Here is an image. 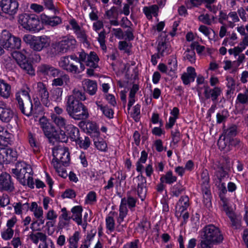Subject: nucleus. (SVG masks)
<instances>
[{
  "mask_svg": "<svg viewBox=\"0 0 248 248\" xmlns=\"http://www.w3.org/2000/svg\"><path fill=\"white\" fill-rule=\"evenodd\" d=\"M15 99L17 107L25 115L30 116L36 113V108L39 103L36 102L37 104L33 108L29 89H21L16 92L15 94Z\"/></svg>",
  "mask_w": 248,
  "mask_h": 248,
  "instance_id": "obj_1",
  "label": "nucleus"
},
{
  "mask_svg": "<svg viewBox=\"0 0 248 248\" xmlns=\"http://www.w3.org/2000/svg\"><path fill=\"white\" fill-rule=\"evenodd\" d=\"M66 111L73 119L76 120H85L89 117L87 107L73 97L66 98Z\"/></svg>",
  "mask_w": 248,
  "mask_h": 248,
  "instance_id": "obj_2",
  "label": "nucleus"
},
{
  "mask_svg": "<svg viewBox=\"0 0 248 248\" xmlns=\"http://www.w3.org/2000/svg\"><path fill=\"white\" fill-rule=\"evenodd\" d=\"M23 41L30 45L34 51L40 52L47 48L50 44V38L46 35L35 36L31 34H26L23 36Z\"/></svg>",
  "mask_w": 248,
  "mask_h": 248,
  "instance_id": "obj_3",
  "label": "nucleus"
},
{
  "mask_svg": "<svg viewBox=\"0 0 248 248\" xmlns=\"http://www.w3.org/2000/svg\"><path fill=\"white\" fill-rule=\"evenodd\" d=\"M202 239L214 245L221 243L223 240V235L219 229L213 224L205 226L201 232Z\"/></svg>",
  "mask_w": 248,
  "mask_h": 248,
  "instance_id": "obj_4",
  "label": "nucleus"
},
{
  "mask_svg": "<svg viewBox=\"0 0 248 248\" xmlns=\"http://www.w3.org/2000/svg\"><path fill=\"white\" fill-rule=\"evenodd\" d=\"M53 159L51 164L54 168H58L59 165L68 166L70 161V153L67 147L58 146L52 150Z\"/></svg>",
  "mask_w": 248,
  "mask_h": 248,
  "instance_id": "obj_5",
  "label": "nucleus"
},
{
  "mask_svg": "<svg viewBox=\"0 0 248 248\" xmlns=\"http://www.w3.org/2000/svg\"><path fill=\"white\" fill-rule=\"evenodd\" d=\"M18 23L23 28L30 31L38 32L42 29L39 19L34 15L23 14L19 15Z\"/></svg>",
  "mask_w": 248,
  "mask_h": 248,
  "instance_id": "obj_6",
  "label": "nucleus"
},
{
  "mask_svg": "<svg viewBox=\"0 0 248 248\" xmlns=\"http://www.w3.org/2000/svg\"><path fill=\"white\" fill-rule=\"evenodd\" d=\"M12 172L23 185H26V179L33 172L31 166L23 161L17 162Z\"/></svg>",
  "mask_w": 248,
  "mask_h": 248,
  "instance_id": "obj_7",
  "label": "nucleus"
},
{
  "mask_svg": "<svg viewBox=\"0 0 248 248\" xmlns=\"http://www.w3.org/2000/svg\"><path fill=\"white\" fill-rule=\"evenodd\" d=\"M0 43L4 48L9 49H18L21 46V40L7 30L2 31L0 37Z\"/></svg>",
  "mask_w": 248,
  "mask_h": 248,
  "instance_id": "obj_8",
  "label": "nucleus"
},
{
  "mask_svg": "<svg viewBox=\"0 0 248 248\" xmlns=\"http://www.w3.org/2000/svg\"><path fill=\"white\" fill-rule=\"evenodd\" d=\"M209 181L210 178L208 171L206 169H203L201 174V187L203 202L207 207H209L211 204V194Z\"/></svg>",
  "mask_w": 248,
  "mask_h": 248,
  "instance_id": "obj_9",
  "label": "nucleus"
},
{
  "mask_svg": "<svg viewBox=\"0 0 248 248\" xmlns=\"http://www.w3.org/2000/svg\"><path fill=\"white\" fill-rule=\"evenodd\" d=\"M77 44L76 39L72 36H65L60 41L52 45L55 53H65L69 50L73 49Z\"/></svg>",
  "mask_w": 248,
  "mask_h": 248,
  "instance_id": "obj_10",
  "label": "nucleus"
},
{
  "mask_svg": "<svg viewBox=\"0 0 248 248\" xmlns=\"http://www.w3.org/2000/svg\"><path fill=\"white\" fill-rule=\"evenodd\" d=\"M59 66L62 69L73 74H79L85 69L84 64H80V66L74 62L68 60V57H62L58 62Z\"/></svg>",
  "mask_w": 248,
  "mask_h": 248,
  "instance_id": "obj_11",
  "label": "nucleus"
},
{
  "mask_svg": "<svg viewBox=\"0 0 248 248\" xmlns=\"http://www.w3.org/2000/svg\"><path fill=\"white\" fill-rule=\"evenodd\" d=\"M13 58L16 60L19 66L27 74L34 75V70L32 65L26 60V55L22 52L15 51L13 53Z\"/></svg>",
  "mask_w": 248,
  "mask_h": 248,
  "instance_id": "obj_12",
  "label": "nucleus"
},
{
  "mask_svg": "<svg viewBox=\"0 0 248 248\" xmlns=\"http://www.w3.org/2000/svg\"><path fill=\"white\" fill-rule=\"evenodd\" d=\"M157 51L162 57L167 56L171 52L170 44L166 33H161L157 40Z\"/></svg>",
  "mask_w": 248,
  "mask_h": 248,
  "instance_id": "obj_13",
  "label": "nucleus"
},
{
  "mask_svg": "<svg viewBox=\"0 0 248 248\" xmlns=\"http://www.w3.org/2000/svg\"><path fill=\"white\" fill-rule=\"evenodd\" d=\"M189 206V198L187 196H182L175 207L176 217H188L187 208Z\"/></svg>",
  "mask_w": 248,
  "mask_h": 248,
  "instance_id": "obj_14",
  "label": "nucleus"
},
{
  "mask_svg": "<svg viewBox=\"0 0 248 248\" xmlns=\"http://www.w3.org/2000/svg\"><path fill=\"white\" fill-rule=\"evenodd\" d=\"M14 116L13 110L7 106L4 101L0 100V119L4 123H9Z\"/></svg>",
  "mask_w": 248,
  "mask_h": 248,
  "instance_id": "obj_15",
  "label": "nucleus"
},
{
  "mask_svg": "<svg viewBox=\"0 0 248 248\" xmlns=\"http://www.w3.org/2000/svg\"><path fill=\"white\" fill-rule=\"evenodd\" d=\"M18 7V3L15 0H0V7L5 13L14 15L16 13Z\"/></svg>",
  "mask_w": 248,
  "mask_h": 248,
  "instance_id": "obj_16",
  "label": "nucleus"
},
{
  "mask_svg": "<svg viewBox=\"0 0 248 248\" xmlns=\"http://www.w3.org/2000/svg\"><path fill=\"white\" fill-rule=\"evenodd\" d=\"M14 189V183L10 175L6 172L2 173L0 175V190L13 191Z\"/></svg>",
  "mask_w": 248,
  "mask_h": 248,
  "instance_id": "obj_17",
  "label": "nucleus"
},
{
  "mask_svg": "<svg viewBox=\"0 0 248 248\" xmlns=\"http://www.w3.org/2000/svg\"><path fill=\"white\" fill-rule=\"evenodd\" d=\"M37 91L40 96L42 104L48 108H52V104L49 100V93L46 85L42 82L37 83Z\"/></svg>",
  "mask_w": 248,
  "mask_h": 248,
  "instance_id": "obj_18",
  "label": "nucleus"
},
{
  "mask_svg": "<svg viewBox=\"0 0 248 248\" xmlns=\"http://www.w3.org/2000/svg\"><path fill=\"white\" fill-rule=\"evenodd\" d=\"M204 95L206 99L211 98L213 101L217 100L222 93V90L220 87H215L213 89L210 88L208 86H204Z\"/></svg>",
  "mask_w": 248,
  "mask_h": 248,
  "instance_id": "obj_19",
  "label": "nucleus"
},
{
  "mask_svg": "<svg viewBox=\"0 0 248 248\" xmlns=\"http://www.w3.org/2000/svg\"><path fill=\"white\" fill-rule=\"evenodd\" d=\"M40 124L44 134L48 138H51L54 136V132H55V128L45 118H42L40 120Z\"/></svg>",
  "mask_w": 248,
  "mask_h": 248,
  "instance_id": "obj_20",
  "label": "nucleus"
},
{
  "mask_svg": "<svg viewBox=\"0 0 248 248\" xmlns=\"http://www.w3.org/2000/svg\"><path fill=\"white\" fill-rule=\"evenodd\" d=\"M51 118L53 122L60 129H64L65 130L70 125V124H68L67 119L62 116L52 113L51 114Z\"/></svg>",
  "mask_w": 248,
  "mask_h": 248,
  "instance_id": "obj_21",
  "label": "nucleus"
},
{
  "mask_svg": "<svg viewBox=\"0 0 248 248\" xmlns=\"http://www.w3.org/2000/svg\"><path fill=\"white\" fill-rule=\"evenodd\" d=\"M196 77V73L195 68L189 66L187 68V72L184 73L181 76V79L185 85H187L191 82H193Z\"/></svg>",
  "mask_w": 248,
  "mask_h": 248,
  "instance_id": "obj_22",
  "label": "nucleus"
},
{
  "mask_svg": "<svg viewBox=\"0 0 248 248\" xmlns=\"http://www.w3.org/2000/svg\"><path fill=\"white\" fill-rule=\"evenodd\" d=\"M41 20L45 25L51 27H55L60 24L62 22V19L59 16H49L45 15H41Z\"/></svg>",
  "mask_w": 248,
  "mask_h": 248,
  "instance_id": "obj_23",
  "label": "nucleus"
},
{
  "mask_svg": "<svg viewBox=\"0 0 248 248\" xmlns=\"http://www.w3.org/2000/svg\"><path fill=\"white\" fill-rule=\"evenodd\" d=\"M11 94V86L2 79H0V96L8 99Z\"/></svg>",
  "mask_w": 248,
  "mask_h": 248,
  "instance_id": "obj_24",
  "label": "nucleus"
},
{
  "mask_svg": "<svg viewBox=\"0 0 248 248\" xmlns=\"http://www.w3.org/2000/svg\"><path fill=\"white\" fill-rule=\"evenodd\" d=\"M142 10L147 18L151 20L153 16L155 17L158 16L159 8L157 5L154 4L149 6H144Z\"/></svg>",
  "mask_w": 248,
  "mask_h": 248,
  "instance_id": "obj_25",
  "label": "nucleus"
},
{
  "mask_svg": "<svg viewBox=\"0 0 248 248\" xmlns=\"http://www.w3.org/2000/svg\"><path fill=\"white\" fill-rule=\"evenodd\" d=\"M116 11V7L112 6L110 9L106 11L105 12V16L107 18L109 19V23L111 26H117L119 25L118 20V15H116L115 14Z\"/></svg>",
  "mask_w": 248,
  "mask_h": 248,
  "instance_id": "obj_26",
  "label": "nucleus"
},
{
  "mask_svg": "<svg viewBox=\"0 0 248 248\" xmlns=\"http://www.w3.org/2000/svg\"><path fill=\"white\" fill-rule=\"evenodd\" d=\"M83 84L86 88L87 92L91 95H94L97 90V83L94 80L86 79L83 81Z\"/></svg>",
  "mask_w": 248,
  "mask_h": 248,
  "instance_id": "obj_27",
  "label": "nucleus"
},
{
  "mask_svg": "<svg viewBox=\"0 0 248 248\" xmlns=\"http://www.w3.org/2000/svg\"><path fill=\"white\" fill-rule=\"evenodd\" d=\"M99 61V59L96 53L93 51H91L87 56L86 64L88 66L95 68L98 67Z\"/></svg>",
  "mask_w": 248,
  "mask_h": 248,
  "instance_id": "obj_28",
  "label": "nucleus"
},
{
  "mask_svg": "<svg viewBox=\"0 0 248 248\" xmlns=\"http://www.w3.org/2000/svg\"><path fill=\"white\" fill-rule=\"evenodd\" d=\"M177 178L173 174L171 170L167 171L165 174L161 175L160 181L167 184L171 185L177 181Z\"/></svg>",
  "mask_w": 248,
  "mask_h": 248,
  "instance_id": "obj_29",
  "label": "nucleus"
},
{
  "mask_svg": "<svg viewBox=\"0 0 248 248\" xmlns=\"http://www.w3.org/2000/svg\"><path fill=\"white\" fill-rule=\"evenodd\" d=\"M65 130L68 132V134L73 141L76 142L80 138L79 129L74 125L70 124Z\"/></svg>",
  "mask_w": 248,
  "mask_h": 248,
  "instance_id": "obj_30",
  "label": "nucleus"
},
{
  "mask_svg": "<svg viewBox=\"0 0 248 248\" xmlns=\"http://www.w3.org/2000/svg\"><path fill=\"white\" fill-rule=\"evenodd\" d=\"M70 81V78L68 75L66 74H62L60 75L59 77L54 78L52 81V85L53 86H62L64 83L67 84Z\"/></svg>",
  "mask_w": 248,
  "mask_h": 248,
  "instance_id": "obj_31",
  "label": "nucleus"
},
{
  "mask_svg": "<svg viewBox=\"0 0 248 248\" xmlns=\"http://www.w3.org/2000/svg\"><path fill=\"white\" fill-rule=\"evenodd\" d=\"M74 99L79 100V102L85 101L86 99L85 93L84 91L78 88H75L72 91V94L68 96L67 97H72Z\"/></svg>",
  "mask_w": 248,
  "mask_h": 248,
  "instance_id": "obj_32",
  "label": "nucleus"
},
{
  "mask_svg": "<svg viewBox=\"0 0 248 248\" xmlns=\"http://www.w3.org/2000/svg\"><path fill=\"white\" fill-rule=\"evenodd\" d=\"M240 21L237 13L235 11H231L228 14V19L227 25L231 28H233L235 26V23Z\"/></svg>",
  "mask_w": 248,
  "mask_h": 248,
  "instance_id": "obj_33",
  "label": "nucleus"
},
{
  "mask_svg": "<svg viewBox=\"0 0 248 248\" xmlns=\"http://www.w3.org/2000/svg\"><path fill=\"white\" fill-rule=\"evenodd\" d=\"M93 140L94 144L98 150L104 152L107 150V145L103 139L99 137V136H96Z\"/></svg>",
  "mask_w": 248,
  "mask_h": 248,
  "instance_id": "obj_34",
  "label": "nucleus"
},
{
  "mask_svg": "<svg viewBox=\"0 0 248 248\" xmlns=\"http://www.w3.org/2000/svg\"><path fill=\"white\" fill-rule=\"evenodd\" d=\"M183 58L184 60L188 61L191 63H194L196 61V54L195 51L192 48H187L186 51L184 53Z\"/></svg>",
  "mask_w": 248,
  "mask_h": 248,
  "instance_id": "obj_35",
  "label": "nucleus"
},
{
  "mask_svg": "<svg viewBox=\"0 0 248 248\" xmlns=\"http://www.w3.org/2000/svg\"><path fill=\"white\" fill-rule=\"evenodd\" d=\"M29 237L32 242L35 244H37L39 240L42 242L45 241V239H47V236L46 234L41 232L31 233Z\"/></svg>",
  "mask_w": 248,
  "mask_h": 248,
  "instance_id": "obj_36",
  "label": "nucleus"
},
{
  "mask_svg": "<svg viewBox=\"0 0 248 248\" xmlns=\"http://www.w3.org/2000/svg\"><path fill=\"white\" fill-rule=\"evenodd\" d=\"M96 104L98 108H99L102 111L106 117L108 119H111L113 117L114 112L111 108L107 106H103L99 102H96Z\"/></svg>",
  "mask_w": 248,
  "mask_h": 248,
  "instance_id": "obj_37",
  "label": "nucleus"
},
{
  "mask_svg": "<svg viewBox=\"0 0 248 248\" xmlns=\"http://www.w3.org/2000/svg\"><path fill=\"white\" fill-rule=\"evenodd\" d=\"M248 105V98L243 93H239L235 100V106L236 107L241 106L245 107Z\"/></svg>",
  "mask_w": 248,
  "mask_h": 248,
  "instance_id": "obj_38",
  "label": "nucleus"
},
{
  "mask_svg": "<svg viewBox=\"0 0 248 248\" xmlns=\"http://www.w3.org/2000/svg\"><path fill=\"white\" fill-rule=\"evenodd\" d=\"M148 154L145 151H142L141 153V156L136 163V170L138 172H141L143 169V164L147 160Z\"/></svg>",
  "mask_w": 248,
  "mask_h": 248,
  "instance_id": "obj_39",
  "label": "nucleus"
},
{
  "mask_svg": "<svg viewBox=\"0 0 248 248\" xmlns=\"http://www.w3.org/2000/svg\"><path fill=\"white\" fill-rule=\"evenodd\" d=\"M185 191V187L180 183L174 185L171 188V192L173 196L178 197Z\"/></svg>",
  "mask_w": 248,
  "mask_h": 248,
  "instance_id": "obj_40",
  "label": "nucleus"
},
{
  "mask_svg": "<svg viewBox=\"0 0 248 248\" xmlns=\"http://www.w3.org/2000/svg\"><path fill=\"white\" fill-rule=\"evenodd\" d=\"M215 19L214 16L211 17L208 14H202L198 17V20L200 21L207 25H211L214 21Z\"/></svg>",
  "mask_w": 248,
  "mask_h": 248,
  "instance_id": "obj_41",
  "label": "nucleus"
},
{
  "mask_svg": "<svg viewBox=\"0 0 248 248\" xmlns=\"http://www.w3.org/2000/svg\"><path fill=\"white\" fill-rule=\"evenodd\" d=\"M30 211L33 213L35 217H42L43 215V211L42 207L38 206L36 202H31Z\"/></svg>",
  "mask_w": 248,
  "mask_h": 248,
  "instance_id": "obj_42",
  "label": "nucleus"
},
{
  "mask_svg": "<svg viewBox=\"0 0 248 248\" xmlns=\"http://www.w3.org/2000/svg\"><path fill=\"white\" fill-rule=\"evenodd\" d=\"M28 141L31 147L34 151H37L39 149V144L36 140L35 134L29 132L28 134Z\"/></svg>",
  "mask_w": 248,
  "mask_h": 248,
  "instance_id": "obj_43",
  "label": "nucleus"
},
{
  "mask_svg": "<svg viewBox=\"0 0 248 248\" xmlns=\"http://www.w3.org/2000/svg\"><path fill=\"white\" fill-rule=\"evenodd\" d=\"M227 138L223 139L220 138L217 142V145L221 150L227 152L230 150V145L228 140H226Z\"/></svg>",
  "mask_w": 248,
  "mask_h": 248,
  "instance_id": "obj_44",
  "label": "nucleus"
},
{
  "mask_svg": "<svg viewBox=\"0 0 248 248\" xmlns=\"http://www.w3.org/2000/svg\"><path fill=\"white\" fill-rule=\"evenodd\" d=\"M217 0H203V3L205 4V7L211 12L216 14L218 11L217 6L213 5Z\"/></svg>",
  "mask_w": 248,
  "mask_h": 248,
  "instance_id": "obj_45",
  "label": "nucleus"
},
{
  "mask_svg": "<svg viewBox=\"0 0 248 248\" xmlns=\"http://www.w3.org/2000/svg\"><path fill=\"white\" fill-rule=\"evenodd\" d=\"M54 68V67L51 65L43 64L40 66L38 69L39 72L42 74L50 76Z\"/></svg>",
  "mask_w": 248,
  "mask_h": 248,
  "instance_id": "obj_46",
  "label": "nucleus"
},
{
  "mask_svg": "<svg viewBox=\"0 0 248 248\" xmlns=\"http://www.w3.org/2000/svg\"><path fill=\"white\" fill-rule=\"evenodd\" d=\"M215 169L216 170V175L219 182H221V181L227 176V172L224 170L223 167L221 166H218L216 168H215Z\"/></svg>",
  "mask_w": 248,
  "mask_h": 248,
  "instance_id": "obj_47",
  "label": "nucleus"
},
{
  "mask_svg": "<svg viewBox=\"0 0 248 248\" xmlns=\"http://www.w3.org/2000/svg\"><path fill=\"white\" fill-rule=\"evenodd\" d=\"M76 143L79 145L80 148L87 149L90 145V140L88 137H84V139L80 137L77 140Z\"/></svg>",
  "mask_w": 248,
  "mask_h": 248,
  "instance_id": "obj_48",
  "label": "nucleus"
},
{
  "mask_svg": "<svg viewBox=\"0 0 248 248\" xmlns=\"http://www.w3.org/2000/svg\"><path fill=\"white\" fill-rule=\"evenodd\" d=\"M62 90L61 88H57L52 91L51 97L54 101L60 102L62 100Z\"/></svg>",
  "mask_w": 248,
  "mask_h": 248,
  "instance_id": "obj_49",
  "label": "nucleus"
},
{
  "mask_svg": "<svg viewBox=\"0 0 248 248\" xmlns=\"http://www.w3.org/2000/svg\"><path fill=\"white\" fill-rule=\"evenodd\" d=\"M77 38L83 43L88 44L87 36L85 31L81 28L74 33Z\"/></svg>",
  "mask_w": 248,
  "mask_h": 248,
  "instance_id": "obj_50",
  "label": "nucleus"
},
{
  "mask_svg": "<svg viewBox=\"0 0 248 248\" xmlns=\"http://www.w3.org/2000/svg\"><path fill=\"white\" fill-rule=\"evenodd\" d=\"M121 201L123 204L127 205L131 211L136 205V200L131 196H129L127 199L123 198Z\"/></svg>",
  "mask_w": 248,
  "mask_h": 248,
  "instance_id": "obj_51",
  "label": "nucleus"
},
{
  "mask_svg": "<svg viewBox=\"0 0 248 248\" xmlns=\"http://www.w3.org/2000/svg\"><path fill=\"white\" fill-rule=\"evenodd\" d=\"M237 134V127L235 125H232L230 127L224 131V137L230 139L234 137Z\"/></svg>",
  "mask_w": 248,
  "mask_h": 248,
  "instance_id": "obj_52",
  "label": "nucleus"
},
{
  "mask_svg": "<svg viewBox=\"0 0 248 248\" xmlns=\"http://www.w3.org/2000/svg\"><path fill=\"white\" fill-rule=\"evenodd\" d=\"M203 3V0H187L186 1L185 4L188 9H191L193 7H198Z\"/></svg>",
  "mask_w": 248,
  "mask_h": 248,
  "instance_id": "obj_53",
  "label": "nucleus"
},
{
  "mask_svg": "<svg viewBox=\"0 0 248 248\" xmlns=\"http://www.w3.org/2000/svg\"><path fill=\"white\" fill-rule=\"evenodd\" d=\"M105 38H106V34L104 31H101L99 34L98 37L97 38V40L99 42L100 46L102 49L103 51H106L107 50V46L105 44Z\"/></svg>",
  "mask_w": 248,
  "mask_h": 248,
  "instance_id": "obj_54",
  "label": "nucleus"
},
{
  "mask_svg": "<svg viewBox=\"0 0 248 248\" xmlns=\"http://www.w3.org/2000/svg\"><path fill=\"white\" fill-rule=\"evenodd\" d=\"M169 67L171 71H174L177 68V61L175 56H171L168 61Z\"/></svg>",
  "mask_w": 248,
  "mask_h": 248,
  "instance_id": "obj_55",
  "label": "nucleus"
},
{
  "mask_svg": "<svg viewBox=\"0 0 248 248\" xmlns=\"http://www.w3.org/2000/svg\"><path fill=\"white\" fill-rule=\"evenodd\" d=\"M86 128L89 132L94 133V137L99 135V133L97 131V126L95 123L88 122L86 124Z\"/></svg>",
  "mask_w": 248,
  "mask_h": 248,
  "instance_id": "obj_56",
  "label": "nucleus"
},
{
  "mask_svg": "<svg viewBox=\"0 0 248 248\" xmlns=\"http://www.w3.org/2000/svg\"><path fill=\"white\" fill-rule=\"evenodd\" d=\"M134 181L137 184V187L146 186V180L142 175H138L134 178Z\"/></svg>",
  "mask_w": 248,
  "mask_h": 248,
  "instance_id": "obj_57",
  "label": "nucleus"
},
{
  "mask_svg": "<svg viewBox=\"0 0 248 248\" xmlns=\"http://www.w3.org/2000/svg\"><path fill=\"white\" fill-rule=\"evenodd\" d=\"M79 239V233L76 232L69 239V245L78 246V241Z\"/></svg>",
  "mask_w": 248,
  "mask_h": 248,
  "instance_id": "obj_58",
  "label": "nucleus"
},
{
  "mask_svg": "<svg viewBox=\"0 0 248 248\" xmlns=\"http://www.w3.org/2000/svg\"><path fill=\"white\" fill-rule=\"evenodd\" d=\"M79 239V233L76 232L69 239V245L78 246V241Z\"/></svg>",
  "mask_w": 248,
  "mask_h": 248,
  "instance_id": "obj_59",
  "label": "nucleus"
},
{
  "mask_svg": "<svg viewBox=\"0 0 248 248\" xmlns=\"http://www.w3.org/2000/svg\"><path fill=\"white\" fill-rule=\"evenodd\" d=\"M13 234V230L11 228H7L1 232V237L5 240H8L12 238Z\"/></svg>",
  "mask_w": 248,
  "mask_h": 248,
  "instance_id": "obj_60",
  "label": "nucleus"
},
{
  "mask_svg": "<svg viewBox=\"0 0 248 248\" xmlns=\"http://www.w3.org/2000/svg\"><path fill=\"white\" fill-rule=\"evenodd\" d=\"M115 225L116 223L114 218H106L107 228L110 232H112L114 230Z\"/></svg>",
  "mask_w": 248,
  "mask_h": 248,
  "instance_id": "obj_61",
  "label": "nucleus"
},
{
  "mask_svg": "<svg viewBox=\"0 0 248 248\" xmlns=\"http://www.w3.org/2000/svg\"><path fill=\"white\" fill-rule=\"evenodd\" d=\"M139 226L142 231H147L150 228L151 224L147 218H143L139 224Z\"/></svg>",
  "mask_w": 248,
  "mask_h": 248,
  "instance_id": "obj_62",
  "label": "nucleus"
},
{
  "mask_svg": "<svg viewBox=\"0 0 248 248\" xmlns=\"http://www.w3.org/2000/svg\"><path fill=\"white\" fill-rule=\"evenodd\" d=\"M190 47L194 50L195 49H196L198 54H201L202 53L205 48L204 46L200 45L197 42L192 43L190 45Z\"/></svg>",
  "mask_w": 248,
  "mask_h": 248,
  "instance_id": "obj_63",
  "label": "nucleus"
},
{
  "mask_svg": "<svg viewBox=\"0 0 248 248\" xmlns=\"http://www.w3.org/2000/svg\"><path fill=\"white\" fill-rule=\"evenodd\" d=\"M213 245L211 243L202 239L200 242L198 244L197 248H212Z\"/></svg>",
  "mask_w": 248,
  "mask_h": 248,
  "instance_id": "obj_64",
  "label": "nucleus"
}]
</instances>
